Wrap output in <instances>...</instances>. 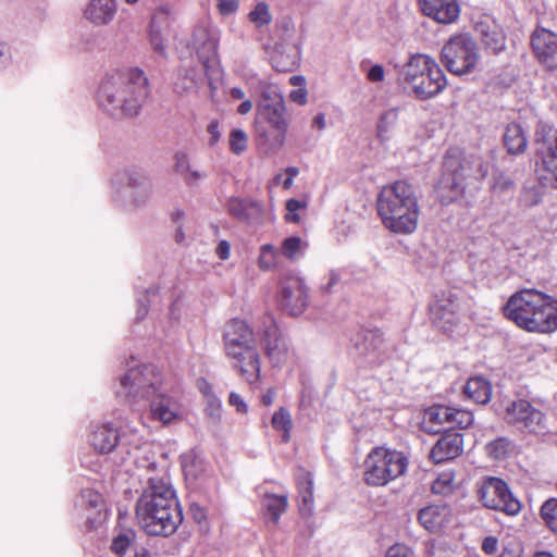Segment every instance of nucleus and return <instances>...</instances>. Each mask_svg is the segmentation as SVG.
<instances>
[{
	"mask_svg": "<svg viewBox=\"0 0 557 557\" xmlns=\"http://www.w3.org/2000/svg\"><path fill=\"white\" fill-rule=\"evenodd\" d=\"M140 480L144 483L136 503V517L143 530L153 536L172 535L183 521L178 500L172 488L166 471L149 460Z\"/></svg>",
	"mask_w": 557,
	"mask_h": 557,
	"instance_id": "obj_1",
	"label": "nucleus"
},
{
	"mask_svg": "<svg viewBox=\"0 0 557 557\" xmlns=\"http://www.w3.org/2000/svg\"><path fill=\"white\" fill-rule=\"evenodd\" d=\"M504 315L529 332L550 333L557 330V299L537 289L513 293L503 307Z\"/></svg>",
	"mask_w": 557,
	"mask_h": 557,
	"instance_id": "obj_3",
	"label": "nucleus"
},
{
	"mask_svg": "<svg viewBox=\"0 0 557 557\" xmlns=\"http://www.w3.org/2000/svg\"><path fill=\"white\" fill-rule=\"evenodd\" d=\"M481 40L485 48L493 53H497L505 48V36L497 29L481 30Z\"/></svg>",
	"mask_w": 557,
	"mask_h": 557,
	"instance_id": "obj_44",
	"label": "nucleus"
},
{
	"mask_svg": "<svg viewBox=\"0 0 557 557\" xmlns=\"http://www.w3.org/2000/svg\"><path fill=\"white\" fill-rule=\"evenodd\" d=\"M90 445L101 454H108L113 449L122 456V461H132L137 468H145L146 463L151 460L146 456L149 451L150 444L143 441V437L131 430L126 429L119 432L111 423H102L94 428L90 434Z\"/></svg>",
	"mask_w": 557,
	"mask_h": 557,
	"instance_id": "obj_5",
	"label": "nucleus"
},
{
	"mask_svg": "<svg viewBox=\"0 0 557 557\" xmlns=\"http://www.w3.org/2000/svg\"><path fill=\"white\" fill-rule=\"evenodd\" d=\"M247 134L240 128H234L230 133V149L239 156L247 149Z\"/></svg>",
	"mask_w": 557,
	"mask_h": 557,
	"instance_id": "obj_51",
	"label": "nucleus"
},
{
	"mask_svg": "<svg viewBox=\"0 0 557 557\" xmlns=\"http://www.w3.org/2000/svg\"><path fill=\"white\" fill-rule=\"evenodd\" d=\"M278 256V251L274 246L270 244L262 245L260 248V255L258 259V264L262 270H270L276 264V258Z\"/></svg>",
	"mask_w": 557,
	"mask_h": 557,
	"instance_id": "obj_47",
	"label": "nucleus"
},
{
	"mask_svg": "<svg viewBox=\"0 0 557 557\" xmlns=\"http://www.w3.org/2000/svg\"><path fill=\"white\" fill-rule=\"evenodd\" d=\"M175 18V13L170 5H161L153 12L150 21V27L170 32V27Z\"/></svg>",
	"mask_w": 557,
	"mask_h": 557,
	"instance_id": "obj_41",
	"label": "nucleus"
},
{
	"mask_svg": "<svg viewBox=\"0 0 557 557\" xmlns=\"http://www.w3.org/2000/svg\"><path fill=\"white\" fill-rule=\"evenodd\" d=\"M272 426L277 431H282L283 441L288 442L290 440V430L293 426L289 411L283 407L275 411L272 417Z\"/></svg>",
	"mask_w": 557,
	"mask_h": 557,
	"instance_id": "obj_42",
	"label": "nucleus"
},
{
	"mask_svg": "<svg viewBox=\"0 0 557 557\" xmlns=\"http://www.w3.org/2000/svg\"><path fill=\"white\" fill-rule=\"evenodd\" d=\"M147 404L150 407L152 419L162 424L168 425L177 422L184 417V409L180 398L174 393H170L164 384Z\"/></svg>",
	"mask_w": 557,
	"mask_h": 557,
	"instance_id": "obj_18",
	"label": "nucleus"
},
{
	"mask_svg": "<svg viewBox=\"0 0 557 557\" xmlns=\"http://www.w3.org/2000/svg\"><path fill=\"white\" fill-rule=\"evenodd\" d=\"M407 459L401 453L384 447L373 448L367 456L363 467V479L368 485L383 486L404 474Z\"/></svg>",
	"mask_w": 557,
	"mask_h": 557,
	"instance_id": "obj_8",
	"label": "nucleus"
},
{
	"mask_svg": "<svg viewBox=\"0 0 557 557\" xmlns=\"http://www.w3.org/2000/svg\"><path fill=\"white\" fill-rule=\"evenodd\" d=\"M441 60L453 74L469 73L478 62L476 45L468 34L453 36L443 47Z\"/></svg>",
	"mask_w": 557,
	"mask_h": 557,
	"instance_id": "obj_9",
	"label": "nucleus"
},
{
	"mask_svg": "<svg viewBox=\"0 0 557 557\" xmlns=\"http://www.w3.org/2000/svg\"><path fill=\"white\" fill-rule=\"evenodd\" d=\"M354 354L360 366L380 364L385 355V343L377 330H362L352 338Z\"/></svg>",
	"mask_w": 557,
	"mask_h": 557,
	"instance_id": "obj_17",
	"label": "nucleus"
},
{
	"mask_svg": "<svg viewBox=\"0 0 557 557\" xmlns=\"http://www.w3.org/2000/svg\"><path fill=\"white\" fill-rule=\"evenodd\" d=\"M174 172L190 188L198 187L200 182L207 177V173L191 164L188 154L183 151H178L174 156Z\"/></svg>",
	"mask_w": 557,
	"mask_h": 557,
	"instance_id": "obj_30",
	"label": "nucleus"
},
{
	"mask_svg": "<svg viewBox=\"0 0 557 557\" xmlns=\"http://www.w3.org/2000/svg\"><path fill=\"white\" fill-rule=\"evenodd\" d=\"M182 468L186 476L197 479L202 470V461L194 453H189L183 456Z\"/></svg>",
	"mask_w": 557,
	"mask_h": 557,
	"instance_id": "obj_48",
	"label": "nucleus"
},
{
	"mask_svg": "<svg viewBox=\"0 0 557 557\" xmlns=\"http://www.w3.org/2000/svg\"><path fill=\"white\" fill-rule=\"evenodd\" d=\"M231 364L250 384L260 380L261 361L256 346L244 347L237 350L236 356H226Z\"/></svg>",
	"mask_w": 557,
	"mask_h": 557,
	"instance_id": "obj_21",
	"label": "nucleus"
},
{
	"mask_svg": "<svg viewBox=\"0 0 557 557\" xmlns=\"http://www.w3.org/2000/svg\"><path fill=\"white\" fill-rule=\"evenodd\" d=\"M169 35L168 30H161L158 28L150 27L149 29V40L152 49L163 55L165 53V39Z\"/></svg>",
	"mask_w": 557,
	"mask_h": 557,
	"instance_id": "obj_52",
	"label": "nucleus"
},
{
	"mask_svg": "<svg viewBox=\"0 0 557 557\" xmlns=\"http://www.w3.org/2000/svg\"><path fill=\"white\" fill-rule=\"evenodd\" d=\"M278 305L290 317H298L305 312L309 305V288L304 277L288 274L282 278Z\"/></svg>",
	"mask_w": 557,
	"mask_h": 557,
	"instance_id": "obj_16",
	"label": "nucleus"
},
{
	"mask_svg": "<svg viewBox=\"0 0 557 557\" xmlns=\"http://www.w3.org/2000/svg\"><path fill=\"white\" fill-rule=\"evenodd\" d=\"M149 94V82L145 72L131 67L109 73L101 79L97 102L112 116H135Z\"/></svg>",
	"mask_w": 557,
	"mask_h": 557,
	"instance_id": "obj_2",
	"label": "nucleus"
},
{
	"mask_svg": "<svg viewBox=\"0 0 557 557\" xmlns=\"http://www.w3.org/2000/svg\"><path fill=\"white\" fill-rule=\"evenodd\" d=\"M398 108H391L381 113L376 124V136L381 143H386L391 139L398 123Z\"/></svg>",
	"mask_w": 557,
	"mask_h": 557,
	"instance_id": "obj_38",
	"label": "nucleus"
},
{
	"mask_svg": "<svg viewBox=\"0 0 557 557\" xmlns=\"http://www.w3.org/2000/svg\"><path fill=\"white\" fill-rule=\"evenodd\" d=\"M82 500L84 504H87L90 509L100 511L102 496L99 493L92 490H85L82 492Z\"/></svg>",
	"mask_w": 557,
	"mask_h": 557,
	"instance_id": "obj_59",
	"label": "nucleus"
},
{
	"mask_svg": "<svg viewBox=\"0 0 557 557\" xmlns=\"http://www.w3.org/2000/svg\"><path fill=\"white\" fill-rule=\"evenodd\" d=\"M465 394L476 404L484 405L491 399L492 385L482 376L471 377L465 385Z\"/></svg>",
	"mask_w": 557,
	"mask_h": 557,
	"instance_id": "obj_37",
	"label": "nucleus"
},
{
	"mask_svg": "<svg viewBox=\"0 0 557 557\" xmlns=\"http://www.w3.org/2000/svg\"><path fill=\"white\" fill-rule=\"evenodd\" d=\"M463 450V437L458 432H444L430 451V458L435 463L451 460Z\"/></svg>",
	"mask_w": 557,
	"mask_h": 557,
	"instance_id": "obj_27",
	"label": "nucleus"
},
{
	"mask_svg": "<svg viewBox=\"0 0 557 557\" xmlns=\"http://www.w3.org/2000/svg\"><path fill=\"white\" fill-rule=\"evenodd\" d=\"M299 497V511L302 516H311L314 508L313 480L309 472L300 470L296 476Z\"/></svg>",
	"mask_w": 557,
	"mask_h": 557,
	"instance_id": "obj_32",
	"label": "nucleus"
},
{
	"mask_svg": "<svg viewBox=\"0 0 557 557\" xmlns=\"http://www.w3.org/2000/svg\"><path fill=\"white\" fill-rule=\"evenodd\" d=\"M210 75L205 72L203 66L199 69L195 65H182L177 70L173 89L180 96L196 94L203 85L205 78Z\"/></svg>",
	"mask_w": 557,
	"mask_h": 557,
	"instance_id": "obj_26",
	"label": "nucleus"
},
{
	"mask_svg": "<svg viewBox=\"0 0 557 557\" xmlns=\"http://www.w3.org/2000/svg\"><path fill=\"white\" fill-rule=\"evenodd\" d=\"M473 422V416L471 412L460 409L453 408V416L450 417L449 429H466Z\"/></svg>",
	"mask_w": 557,
	"mask_h": 557,
	"instance_id": "obj_55",
	"label": "nucleus"
},
{
	"mask_svg": "<svg viewBox=\"0 0 557 557\" xmlns=\"http://www.w3.org/2000/svg\"><path fill=\"white\" fill-rule=\"evenodd\" d=\"M532 48L547 69H557V35L548 29L541 28L534 32L531 38Z\"/></svg>",
	"mask_w": 557,
	"mask_h": 557,
	"instance_id": "obj_23",
	"label": "nucleus"
},
{
	"mask_svg": "<svg viewBox=\"0 0 557 557\" xmlns=\"http://www.w3.org/2000/svg\"><path fill=\"white\" fill-rule=\"evenodd\" d=\"M286 134V129L259 124L256 127V143L265 152H276L285 145Z\"/></svg>",
	"mask_w": 557,
	"mask_h": 557,
	"instance_id": "obj_31",
	"label": "nucleus"
},
{
	"mask_svg": "<svg viewBox=\"0 0 557 557\" xmlns=\"http://www.w3.org/2000/svg\"><path fill=\"white\" fill-rule=\"evenodd\" d=\"M479 499L484 507L499 510L508 516H517L521 503L511 494L505 481L498 478L485 479L478 490Z\"/></svg>",
	"mask_w": 557,
	"mask_h": 557,
	"instance_id": "obj_14",
	"label": "nucleus"
},
{
	"mask_svg": "<svg viewBox=\"0 0 557 557\" xmlns=\"http://www.w3.org/2000/svg\"><path fill=\"white\" fill-rule=\"evenodd\" d=\"M428 423L432 424L426 428L429 433L438 434L442 432H449L450 417L453 416V408L446 406H435L428 411Z\"/></svg>",
	"mask_w": 557,
	"mask_h": 557,
	"instance_id": "obj_36",
	"label": "nucleus"
},
{
	"mask_svg": "<svg viewBox=\"0 0 557 557\" xmlns=\"http://www.w3.org/2000/svg\"><path fill=\"white\" fill-rule=\"evenodd\" d=\"M466 190V166L458 158L446 156L443 173L436 186V197L443 206L460 200Z\"/></svg>",
	"mask_w": 557,
	"mask_h": 557,
	"instance_id": "obj_12",
	"label": "nucleus"
},
{
	"mask_svg": "<svg viewBox=\"0 0 557 557\" xmlns=\"http://www.w3.org/2000/svg\"><path fill=\"white\" fill-rule=\"evenodd\" d=\"M132 532H123L116 535L111 544V550L117 556L123 557L134 541Z\"/></svg>",
	"mask_w": 557,
	"mask_h": 557,
	"instance_id": "obj_49",
	"label": "nucleus"
},
{
	"mask_svg": "<svg viewBox=\"0 0 557 557\" xmlns=\"http://www.w3.org/2000/svg\"><path fill=\"white\" fill-rule=\"evenodd\" d=\"M386 557H416V554L410 547L397 543L388 548Z\"/></svg>",
	"mask_w": 557,
	"mask_h": 557,
	"instance_id": "obj_60",
	"label": "nucleus"
},
{
	"mask_svg": "<svg viewBox=\"0 0 557 557\" xmlns=\"http://www.w3.org/2000/svg\"><path fill=\"white\" fill-rule=\"evenodd\" d=\"M12 62V54L10 47L0 41V71L7 70Z\"/></svg>",
	"mask_w": 557,
	"mask_h": 557,
	"instance_id": "obj_63",
	"label": "nucleus"
},
{
	"mask_svg": "<svg viewBox=\"0 0 557 557\" xmlns=\"http://www.w3.org/2000/svg\"><path fill=\"white\" fill-rule=\"evenodd\" d=\"M220 38V28L208 18L200 21L193 30L191 47L207 74H212L219 65Z\"/></svg>",
	"mask_w": 557,
	"mask_h": 557,
	"instance_id": "obj_11",
	"label": "nucleus"
},
{
	"mask_svg": "<svg viewBox=\"0 0 557 557\" xmlns=\"http://www.w3.org/2000/svg\"><path fill=\"white\" fill-rule=\"evenodd\" d=\"M248 18L257 27H262L270 24L272 21V15L269 11V5L265 2H258L249 12Z\"/></svg>",
	"mask_w": 557,
	"mask_h": 557,
	"instance_id": "obj_45",
	"label": "nucleus"
},
{
	"mask_svg": "<svg viewBox=\"0 0 557 557\" xmlns=\"http://www.w3.org/2000/svg\"><path fill=\"white\" fill-rule=\"evenodd\" d=\"M504 146L510 154L523 153L528 147V137L521 124L509 123L503 135Z\"/></svg>",
	"mask_w": 557,
	"mask_h": 557,
	"instance_id": "obj_35",
	"label": "nucleus"
},
{
	"mask_svg": "<svg viewBox=\"0 0 557 557\" xmlns=\"http://www.w3.org/2000/svg\"><path fill=\"white\" fill-rule=\"evenodd\" d=\"M223 344L226 356H236L238 349L256 346L253 331L244 320L233 319L224 326Z\"/></svg>",
	"mask_w": 557,
	"mask_h": 557,
	"instance_id": "obj_20",
	"label": "nucleus"
},
{
	"mask_svg": "<svg viewBox=\"0 0 557 557\" xmlns=\"http://www.w3.org/2000/svg\"><path fill=\"white\" fill-rule=\"evenodd\" d=\"M159 289L151 287L146 290V294L144 298L138 299V308L136 313V322H139L143 320L147 312H148V306L150 302H153L154 299L158 297Z\"/></svg>",
	"mask_w": 557,
	"mask_h": 557,
	"instance_id": "obj_53",
	"label": "nucleus"
},
{
	"mask_svg": "<svg viewBox=\"0 0 557 557\" xmlns=\"http://www.w3.org/2000/svg\"><path fill=\"white\" fill-rule=\"evenodd\" d=\"M260 343L273 368H282L288 361L292 354L289 341L272 315H265L263 319Z\"/></svg>",
	"mask_w": 557,
	"mask_h": 557,
	"instance_id": "obj_15",
	"label": "nucleus"
},
{
	"mask_svg": "<svg viewBox=\"0 0 557 557\" xmlns=\"http://www.w3.org/2000/svg\"><path fill=\"white\" fill-rule=\"evenodd\" d=\"M366 76H367L368 81L371 83H381L384 81L385 70H384L383 65L374 64V65H371L367 70Z\"/></svg>",
	"mask_w": 557,
	"mask_h": 557,
	"instance_id": "obj_61",
	"label": "nucleus"
},
{
	"mask_svg": "<svg viewBox=\"0 0 557 557\" xmlns=\"http://www.w3.org/2000/svg\"><path fill=\"white\" fill-rule=\"evenodd\" d=\"M542 201V189L537 186H524L520 197L519 202L523 207H533L539 205Z\"/></svg>",
	"mask_w": 557,
	"mask_h": 557,
	"instance_id": "obj_50",
	"label": "nucleus"
},
{
	"mask_svg": "<svg viewBox=\"0 0 557 557\" xmlns=\"http://www.w3.org/2000/svg\"><path fill=\"white\" fill-rule=\"evenodd\" d=\"M262 506L271 516L273 522L276 523L287 508V497L284 495L265 494Z\"/></svg>",
	"mask_w": 557,
	"mask_h": 557,
	"instance_id": "obj_39",
	"label": "nucleus"
},
{
	"mask_svg": "<svg viewBox=\"0 0 557 557\" xmlns=\"http://www.w3.org/2000/svg\"><path fill=\"white\" fill-rule=\"evenodd\" d=\"M273 67L278 72H287L290 71L296 65V54L293 57H287L284 59L282 53H275L272 57Z\"/></svg>",
	"mask_w": 557,
	"mask_h": 557,
	"instance_id": "obj_58",
	"label": "nucleus"
},
{
	"mask_svg": "<svg viewBox=\"0 0 557 557\" xmlns=\"http://www.w3.org/2000/svg\"><path fill=\"white\" fill-rule=\"evenodd\" d=\"M535 149L546 175L544 185L557 188V128L540 122L535 129Z\"/></svg>",
	"mask_w": 557,
	"mask_h": 557,
	"instance_id": "obj_13",
	"label": "nucleus"
},
{
	"mask_svg": "<svg viewBox=\"0 0 557 557\" xmlns=\"http://www.w3.org/2000/svg\"><path fill=\"white\" fill-rule=\"evenodd\" d=\"M541 517L546 525L557 534V499H548L542 505Z\"/></svg>",
	"mask_w": 557,
	"mask_h": 557,
	"instance_id": "obj_46",
	"label": "nucleus"
},
{
	"mask_svg": "<svg viewBox=\"0 0 557 557\" xmlns=\"http://www.w3.org/2000/svg\"><path fill=\"white\" fill-rule=\"evenodd\" d=\"M504 420L525 434L539 436L549 433L545 413L527 399L510 401L505 408Z\"/></svg>",
	"mask_w": 557,
	"mask_h": 557,
	"instance_id": "obj_10",
	"label": "nucleus"
},
{
	"mask_svg": "<svg viewBox=\"0 0 557 557\" xmlns=\"http://www.w3.org/2000/svg\"><path fill=\"white\" fill-rule=\"evenodd\" d=\"M307 202L301 201L295 198H292L286 201V210L287 213L285 215V219L287 222L298 223L300 221V216L297 213V211L301 209H306Z\"/></svg>",
	"mask_w": 557,
	"mask_h": 557,
	"instance_id": "obj_57",
	"label": "nucleus"
},
{
	"mask_svg": "<svg viewBox=\"0 0 557 557\" xmlns=\"http://www.w3.org/2000/svg\"><path fill=\"white\" fill-rule=\"evenodd\" d=\"M475 166L474 176L476 180L485 178L490 172V163L476 157L473 159Z\"/></svg>",
	"mask_w": 557,
	"mask_h": 557,
	"instance_id": "obj_64",
	"label": "nucleus"
},
{
	"mask_svg": "<svg viewBox=\"0 0 557 557\" xmlns=\"http://www.w3.org/2000/svg\"><path fill=\"white\" fill-rule=\"evenodd\" d=\"M206 400V414L213 423L219 422L221 418V400L214 394L208 395V399Z\"/></svg>",
	"mask_w": 557,
	"mask_h": 557,
	"instance_id": "obj_56",
	"label": "nucleus"
},
{
	"mask_svg": "<svg viewBox=\"0 0 557 557\" xmlns=\"http://www.w3.org/2000/svg\"><path fill=\"white\" fill-rule=\"evenodd\" d=\"M513 188V181L506 174L499 172L493 175L491 189L494 194H505Z\"/></svg>",
	"mask_w": 557,
	"mask_h": 557,
	"instance_id": "obj_54",
	"label": "nucleus"
},
{
	"mask_svg": "<svg viewBox=\"0 0 557 557\" xmlns=\"http://www.w3.org/2000/svg\"><path fill=\"white\" fill-rule=\"evenodd\" d=\"M258 109L260 117L268 124V127L288 129L289 121L286 117V107L280 95H275L273 98H267L263 95Z\"/></svg>",
	"mask_w": 557,
	"mask_h": 557,
	"instance_id": "obj_25",
	"label": "nucleus"
},
{
	"mask_svg": "<svg viewBox=\"0 0 557 557\" xmlns=\"http://www.w3.org/2000/svg\"><path fill=\"white\" fill-rule=\"evenodd\" d=\"M112 185L114 200L128 210L145 208L153 194L151 177L144 169L137 166L120 171Z\"/></svg>",
	"mask_w": 557,
	"mask_h": 557,
	"instance_id": "obj_7",
	"label": "nucleus"
},
{
	"mask_svg": "<svg viewBox=\"0 0 557 557\" xmlns=\"http://www.w3.org/2000/svg\"><path fill=\"white\" fill-rule=\"evenodd\" d=\"M451 509L446 504H434L419 510L418 520L429 532H440L451 521Z\"/></svg>",
	"mask_w": 557,
	"mask_h": 557,
	"instance_id": "obj_28",
	"label": "nucleus"
},
{
	"mask_svg": "<svg viewBox=\"0 0 557 557\" xmlns=\"http://www.w3.org/2000/svg\"><path fill=\"white\" fill-rule=\"evenodd\" d=\"M116 12V0H89L84 15L95 26H106L114 20Z\"/></svg>",
	"mask_w": 557,
	"mask_h": 557,
	"instance_id": "obj_29",
	"label": "nucleus"
},
{
	"mask_svg": "<svg viewBox=\"0 0 557 557\" xmlns=\"http://www.w3.org/2000/svg\"><path fill=\"white\" fill-rule=\"evenodd\" d=\"M308 244L298 236L285 238L281 245L282 255L289 260H298L304 255Z\"/></svg>",
	"mask_w": 557,
	"mask_h": 557,
	"instance_id": "obj_40",
	"label": "nucleus"
},
{
	"mask_svg": "<svg viewBox=\"0 0 557 557\" xmlns=\"http://www.w3.org/2000/svg\"><path fill=\"white\" fill-rule=\"evenodd\" d=\"M238 0H218V10L222 15H230L238 10Z\"/></svg>",
	"mask_w": 557,
	"mask_h": 557,
	"instance_id": "obj_62",
	"label": "nucleus"
},
{
	"mask_svg": "<svg viewBox=\"0 0 557 557\" xmlns=\"http://www.w3.org/2000/svg\"><path fill=\"white\" fill-rule=\"evenodd\" d=\"M460 304L453 292H444L430 305L432 323L444 333H450L459 322Z\"/></svg>",
	"mask_w": 557,
	"mask_h": 557,
	"instance_id": "obj_19",
	"label": "nucleus"
},
{
	"mask_svg": "<svg viewBox=\"0 0 557 557\" xmlns=\"http://www.w3.org/2000/svg\"><path fill=\"white\" fill-rule=\"evenodd\" d=\"M377 213L393 233L411 234L417 230L420 208L416 188L406 181L384 186L377 197Z\"/></svg>",
	"mask_w": 557,
	"mask_h": 557,
	"instance_id": "obj_4",
	"label": "nucleus"
},
{
	"mask_svg": "<svg viewBox=\"0 0 557 557\" xmlns=\"http://www.w3.org/2000/svg\"><path fill=\"white\" fill-rule=\"evenodd\" d=\"M421 85L428 95L413 94L420 100L434 98L445 89L447 81L437 63L432 64L429 71L425 72L421 78Z\"/></svg>",
	"mask_w": 557,
	"mask_h": 557,
	"instance_id": "obj_33",
	"label": "nucleus"
},
{
	"mask_svg": "<svg viewBox=\"0 0 557 557\" xmlns=\"http://www.w3.org/2000/svg\"><path fill=\"white\" fill-rule=\"evenodd\" d=\"M227 211L233 218L242 222H251L261 214V208L258 202L237 197L228 200Z\"/></svg>",
	"mask_w": 557,
	"mask_h": 557,
	"instance_id": "obj_34",
	"label": "nucleus"
},
{
	"mask_svg": "<svg viewBox=\"0 0 557 557\" xmlns=\"http://www.w3.org/2000/svg\"><path fill=\"white\" fill-rule=\"evenodd\" d=\"M421 12L440 24L457 21L460 8L457 0H418Z\"/></svg>",
	"mask_w": 557,
	"mask_h": 557,
	"instance_id": "obj_24",
	"label": "nucleus"
},
{
	"mask_svg": "<svg viewBox=\"0 0 557 557\" xmlns=\"http://www.w3.org/2000/svg\"><path fill=\"white\" fill-rule=\"evenodd\" d=\"M511 449V442L507 437H497L485 446L487 456L492 459H504Z\"/></svg>",
	"mask_w": 557,
	"mask_h": 557,
	"instance_id": "obj_43",
	"label": "nucleus"
},
{
	"mask_svg": "<svg viewBox=\"0 0 557 557\" xmlns=\"http://www.w3.org/2000/svg\"><path fill=\"white\" fill-rule=\"evenodd\" d=\"M161 372L152 364L138 363L134 358L120 376L116 395L131 406L147 405V401L163 385Z\"/></svg>",
	"mask_w": 557,
	"mask_h": 557,
	"instance_id": "obj_6",
	"label": "nucleus"
},
{
	"mask_svg": "<svg viewBox=\"0 0 557 557\" xmlns=\"http://www.w3.org/2000/svg\"><path fill=\"white\" fill-rule=\"evenodd\" d=\"M434 63L436 62L426 54L418 53L411 55L408 62L404 64L399 74L413 94L428 95L421 85V78Z\"/></svg>",
	"mask_w": 557,
	"mask_h": 557,
	"instance_id": "obj_22",
	"label": "nucleus"
}]
</instances>
